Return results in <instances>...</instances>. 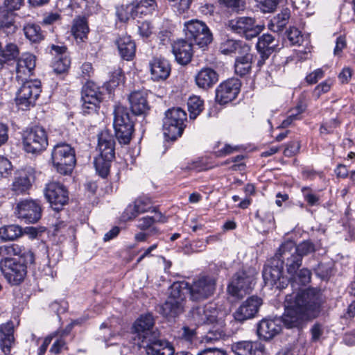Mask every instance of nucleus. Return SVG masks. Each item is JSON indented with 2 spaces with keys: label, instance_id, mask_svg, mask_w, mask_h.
I'll list each match as a JSON object with an SVG mask.
<instances>
[{
  "label": "nucleus",
  "instance_id": "35",
  "mask_svg": "<svg viewBox=\"0 0 355 355\" xmlns=\"http://www.w3.org/2000/svg\"><path fill=\"white\" fill-rule=\"evenodd\" d=\"M152 212L155 213L153 216H146L139 218L137 227L141 231L149 230L148 232L157 234L159 233V230L153 225L156 223H166V218L161 212L157 211L155 208H153Z\"/></svg>",
  "mask_w": 355,
  "mask_h": 355
},
{
  "label": "nucleus",
  "instance_id": "46",
  "mask_svg": "<svg viewBox=\"0 0 355 355\" xmlns=\"http://www.w3.org/2000/svg\"><path fill=\"white\" fill-rule=\"evenodd\" d=\"M187 105L190 118L194 119L202 111L204 102L199 96H193L189 98Z\"/></svg>",
  "mask_w": 355,
  "mask_h": 355
},
{
  "label": "nucleus",
  "instance_id": "18",
  "mask_svg": "<svg viewBox=\"0 0 355 355\" xmlns=\"http://www.w3.org/2000/svg\"><path fill=\"white\" fill-rule=\"evenodd\" d=\"M42 206L39 200L25 199L16 205L15 214L17 217L27 223H35L42 216Z\"/></svg>",
  "mask_w": 355,
  "mask_h": 355
},
{
  "label": "nucleus",
  "instance_id": "24",
  "mask_svg": "<svg viewBox=\"0 0 355 355\" xmlns=\"http://www.w3.org/2000/svg\"><path fill=\"white\" fill-rule=\"evenodd\" d=\"M151 79L155 82L166 80L170 76L171 68L169 62L162 57H154L149 62Z\"/></svg>",
  "mask_w": 355,
  "mask_h": 355
},
{
  "label": "nucleus",
  "instance_id": "58",
  "mask_svg": "<svg viewBox=\"0 0 355 355\" xmlns=\"http://www.w3.org/2000/svg\"><path fill=\"white\" fill-rule=\"evenodd\" d=\"M56 340L50 348V352L54 354H59L63 349H67V343L64 338L55 336Z\"/></svg>",
  "mask_w": 355,
  "mask_h": 355
},
{
  "label": "nucleus",
  "instance_id": "44",
  "mask_svg": "<svg viewBox=\"0 0 355 355\" xmlns=\"http://www.w3.org/2000/svg\"><path fill=\"white\" fill-rule=\"evenodd\" d=\"M19 55V50L17 44L14 43L7 44L3 49L1 48L0 62H9L17 60Z\"/></svg>",
  "mask_w": 355,
  "mask_h": 355
},
{
  "label": "nucleus",
  "instance_id": "54",
  "mask_svg": "<svg viewBox=\"0 0 355 355\" xmlns=\"http://www.w3.org/2000/svg\"><path fill=\"white\" fill-rule=\"evenodd\" d=\"M295 281H298L301 284L305 285L311 282V272L306 268L298 270L297 274L294 277H291Z\"/></svg>",
  "mask_w": 355,
  "mask_h": 355
},
{
  "label": "nucleus",
  "instance_id": "2",
  "mask_svg": "<svg viewBox=\"0 0 355 355\" xmlns=\"http://www.w3.org/2000/svg\"><path fill=\"white\" fill-rule=\"evenodd\" d=\"M169 290V295L162 306V314L166 317H175L184 311L185 294L189 295V283L184 281L174 282Z\"/></svg>",
  "mask_w": 355,
  "mask_h": 355
},
{
  "label": "nucleus",
  "instance_id": "27",
  "mask_svg": "<svg viewBox=\"0 0 355 355\" xmlns=\"http://www.w3.org/2000/svg\"><path fill=\"white\" fill-rule=\"evenodd\" d=\"M141 347L146 349L148 355H174L173 345L165 340L159 339V336L146 341Z\"/></svg>",
  "mask_w": 355,
  "mask_h": 355
},
{
  "label": "nucleus",
  "instance_id": "48",
  "mask_svg": "<svg viewBox=\"0 0 355 355\" xmlns=\"http://www.w3.org/2000/svg\"><path fill=\"white\" fill-rule=\"evenodd\" d=\"M213 324L212 328L208 331L207 336L209 339L218 340L225 336L223 321L218 320V318H216V321Z\"/></svg>",
  "mask_w": 355,
  "mask_h": 355
},
{
  "label": "nucleus",
  "instance_id": "47",
  "mask_svg": "<svg viewBox=\"0 0 355 355\" xmlns=\"http://www.w3.org/2000/svg\"><path fill=\"white\" fill-rule=\"evenodd\" d=\"M255 217L263 223L267 230L273 229L275 227V218L272 212L270 211H262L257 210L255 214Z\"/></svg>",
  "mask_w": 355,
  "mask_h": 355
},
{
  "label": "nucleus",
  "instance_id": "13",
  "mask_svg": "<svg viewBox=\"0 0 355 355\" xmlns=\"http://www.w3.org/2000/svg\"><path fill=\"white\" fill-rule=\"evenodd\" d=\"M228 28L234 33L251 40L257 37L263 31V26L257 25L254 18L237 17L228 21Z\"/></svg>",
  "mask_w": 355,
  "mask_h": 355
},
{
  "label": "nucleus",
  "instance_id": "15",
  "mask_svg": "<svg viewBox=\"0 0 355 355\" xmlns=\"http://www.w3.org/2000/svg\"><path fill=\"white\" fill-rule=\"evenodd\" d=\"M103 99L100 87L93 82H87L81 91L82 111L84 114H92L97 111Z\"/></svg>",
  "mask_w": 355,
  "mask_h": 355
},
{
  "label": "nucleus",
  "instance_id": "23",
  "mask_svg": "<svg viewBox=\"0 0 355 355\" xmlns=\"http://www.w3.org/2000/svg\"><path fill=\"white\" fill-rule=\"evenodd\" d=\"M278 46V41L272 35L263 34L258 39L256 47L259 54V59L257 61V66L261 67L266 60L275 51Z\"/></svg>",
  "mask_w": 355,
  "mask_h": 355
},
{
  "label": "nucleus",
  "instance_id": "42",
  "mask_svg": "<svg viewBox=\"0 0 355 355\" xmlns=\"http://www.w3.org/2000/svg\"><path fill=\"white\" fill-rule=\"evenodd\" d=\"M22 234V228L17 225H9L0 227V239L3 241H14Z\"/></svg>",
  "mask_w": 355,
  "mask_h": 355
},
{
  "label": "nucleus",
  "instance_id": "59",
  "mask_svg": "<svg viewBox=\"0 0 355 355\" xmlns=\"http://www.w3.org/2000/svg\"><path fill=\"white\" fill-rule=\"evenodd\" d=\"M171 6L176 8L180 13L187 10L191 4L192 0H168Z\"/></svg>",
  "mask_w": 355,
  "mask_h": 355
},
{
  "label": "nucleus",
  "instance_id": "22",
  "mask_svg": "<svg viewBox=\"0 0 355 355\" xmlns=\"http://www.w3.org/2000/svg\"><path fill=\"white\" fill-rule=\"evenodd\" d=\"M262 304V300L257 296H251L244 301L234 313L236 321L243 322L253 318Z\"/></svg>",
  "mask_w": 355,
  "mask_h": 355
},
{
  "label": "nucleus",
  "instance_id": "30",
  "mask_svg": "<svg viewBox=\"0 0 355 355\" xmlns=\"http://www.w3.org/2000/svg\"><path fill=\"white\" fill-rule=\"evenodd\" d=\"M33 180V168L21 169L16 173L12 184V189L17 194L24 193L31 188Z\"/></svg>",
  "mask_w": 355,
  "mask_h": 355
},
{
  "label": "nucleus",
  "instance_id": "25",
  "mask_svg": "<svg viewBox=\"0 0 355 355\" xmlns=\"http://www.w3.org/2000/svg\"><path fill=\"white\" fill-rule=\"evenodd\" d=\"M148 92L145 89H140L132 92L128 101L130 109L135 115H145L150 110V105L148 102Z\"/></svg>",
  "mask_w": 355,
  "mask_h": 355
},
{
  "label": "nucleus",
  "instance_id": "29",
  "mask_svg": "<svg viewBox=\"0 0 355 355\" xmlns=\"http://www.w3.org/2000/svg\"><path fill=\"white\" fill-rule=\"evenodd\" d=\"M152 201L148 196H139L133 205H130L124 210L122 218L124 220H131L137 216L139 214L150 211Z\"/></svg>",
  "mask_w": 355,
  "mask_h": 355
},
{
  "label": "nucleus",
  "instance_id": "55",
  "mask_svg": "<svg viewBox=\"0 0 355 355\" xmlns=\"http://www.w3.org/2000/svg\"><path fill=\"white\" fill-rule=\"evenodd\" d=\"M238 40L228 39L220 44V51L224 55L232 54L235 52Z\"/></svg>",
  "mask_w": 355,
  "mask_h": 355
},
{
  "label": "nucleus",
  "instance_id": "9",
  "mask_svg": "<svg viewBox=\"0 0 355 355\" xmlns=\"http://www.w3.org/2000/svg\"><path fill=\"white\" fill-rule=\"evenodd\" d=\"M24 148L32 154L40 153L48 146V135L46 130L40 125L27 128L22 135Z\"/></svg>",
  "mask_w": 355,
  "mask_h": 355
},
{
  "label": "nucleus",
  "instance_id": "41",
  "mask_svg": "<svg viewBox=\"0 0 355 355\" xmlns=\"http://www.w3.org/2000/svg\"><path fill=\"white\" fill-rule=\"evenodd\" d=\"M252 60L253 55L237 56L234 63L235 73L240 76H244L248 74L252 69Z\"/></svg>",
  "mask_w": 355,
  "mask_h": 355
},
{
  "label": "nucleus",
  "instance_id": "4",
  "mask_svg": "<svg viewBox=\"0 0 355 355\" xmlns=\"http://www.w3.org/2000/svg\"><path fill=\"white\" fill-rule=\"evenodd\" d=\"M51 160L58 173L63 175H71L76 163L75 150L65 142L58 143L52 150Z\"/></svg>",
  "mask_w": 355,
  "mask_h": 355
},
{
  "label": "nucleus",
  "instance_id": "40",
  "mask_svg": "<svg viewBox=\"0 0 355 355\" xmlns=\"http://www.w3.org/2000/svg\"><path fill=\"white\" fill-rule=\"evenodd\" d=\"M291 12L288 8L283 9L281 12L275 16L270 21L268 28L273 32H279L288 23Z\"/></svg>",
  "mask_w": 355,
  "mask_h": 355
},
{
  "label": "nucleus",
  "instance_id": "60",
  "mask_svg": "<svg viewBox=\"0 0 355 355\" xmlns=\"http://www.w3.org/2000/svg\"><path fill=\"white\" fill-rule=\"evenodd\" d=\"M12 170L11 162L7 158L0 156V178L6 177L11 173Z\"/></svg>",
  "mask_w": 355,
  "mask_h": 355
},
{
  "label": "nucleus",
  "instance_id": "8",
  "mask_svg": "<svg viewBox=\"0 0 355 355\" xmlns=\"http://www.w3.org/2000/svg\"><path fill=\"white\" fill-rule=\"evenodd\" d=\"M217 279L213 275H201L189 283V299L198 302L213 296L216 290Z\"/></svg>",
  "mask_w": 355,
  "mask_h": 355
},
{
  "label": "nucleus",
  "instance_id": "17",
  "mask_svg": "<svg viewBox=\"0 0 355 355\" xmlns=\"http://www.w3.org/2000/svg\"><path fill=\"white\" fill-rule=\"evenodd\" d=\"M254 280L252 275L245 270H239L233 276L227 291L232 297L242 298L252 289Z\"/></svg>",
  "mask_w": 355,
  "mask_h": 355
},
{
  "label": "nucleus",
  "instance_id": "11",
  "mask_svg": "<svg viewBox=\"0 0 355 355\" xmlns=\"http://www.w3.org/2000/svg\"><path fill=\"white\" fill-rule=\"evenodd\" d=\"M0 269L11 285L20 284L25 279L27 266L21 259L4 257L0 261Z\"/></svg>",
  "mask_w": 355,
  "mask_h": 355
},
{
  "label": "nucleus",
  "instance_id": "19",
  "mask_svg": "<svg viewBox=\"0 0 355 355\" xmlns=\"http://www.w3.org/2000/svg\"><path fill=\"white\" fill-rule=\"evenodd\" d=\"M275 258L279 259L280 265L291 277H294L302 264V259L295 253L286 242L283 243L275 254Z\"/></svg>",
  "mask_w": 355,
  "mask_h": 355
},
{
  "label": "nucleus",
  "instance_id": "33",
  "mask_svg": "<svg viewBox=\"0 0 355 355\" xmlns=\"http://www.w3.org/2000/svg\"><path fill=\"white\" fill-rule=\"evenodd\" d=\"M36 58L34 55L26 53L17 59L16 65L17 78L23 80L26 76L29 77L33 74L35 67Z\"/></svg>",
  "mask_w": 355,
  "mask_h": 355
},
{
  "label": "nucleus",
  "instance_id": "49",
  "mask_svg": "<svg viewBox=\"0 0 355 355\" xmlns=\"http://www.w3.org/2000/svg\"><path fill=\"white\" fill-rule=\"evenodd\" d=\"M71 64V60L68 56L60 57L53 62V71L58 74L65 73L68 71Z\"/></svg>",
  "mask_w": 355,
  "mask_h": 355
},
{
  "label": "nucleus",
  "instance_id": "6",
  "mask_svg": "<svg viewBox=\"0 0 355 355\" xmlns=\"http://www.w3.org/2000/svg\"><path fill=\"white\" fill-rule=\"evenodd\" d=\"M158 8L156 0H134L130 4L121 6L116 9V16L122 22L131 17L142 18L152 15Z\"/></svg>",
  "mask_w": 355,
  "mask_h": 355
},
{
  "label": "nucleus",
  "instance_id": "5",
  "mask_svg": "<svg viewBox=\"0 0 355 355\" xmlns=\"http://www.w3.org/2000/svg\"><path fill=\"white\" fill-rule=\"evenodd\" d=\"M187 121L186 112L180 107H172L167 110L163 119V132L166 138L176 140L181 137Z\"/></svg>",
  "mask_w": 355,
  "mask_h": 355
},
{
  "label": "nucleus",
  "instance_id": "20",
  "mask_svg": "<svg viewBox=\"0 0 355 355\" xmlns=\"http://www.w3.org/2000/svg\"><path fill=\"white\" fill-rule=\"evenodd\" d=\"M241 87V82L236 78H229L216 89V102L220 105L227 104L238 96Z\"/></svg>",
  "mask_w": 355,
  "mask_h": 355
},
{
  "label": "nucleus",
  "instance_id": "10",
  "mask_svg": "<svg viewBox=\"0 0 355 355\" xmlns=\"http://www.w3.org/2000/svg\"><path fill=\"white\" fill-rule=\"evenodd\" d=\"M184 31L187 39L200 48H205L212 42V33L202 21L191 19L185 22Z\"/></svg>",
  "mask_w": 355,
  "mask_h": 355
},
{
  "label": "nucleus",
  "instance_id": "57",
  "mask_svg": "<svg viewBox=\"0 0 355 355\" xmlns=\"http://www.w3.org/2000/svg\"><path fill=\"white\" fill-rule=\"evenodd\" d=\"M24 3L25 0H4L1 8L14 13L15 11L19 10L24 6Z\"/></svg>",
  "mask_w": 355,
  "mask_h": 355
},
{
  "label": "nucleus",
  "instance_id": "51",
  "mask_svg": "<svg viewBox=\"0 0 355 355\" xmlns=\"http://www.w3.org/2000/svg\"><path fill=\"white\" fill-rule=\"evenodd\" d=\"M286 35L291 46L300 45L303 41V36L300 31L296 28H290L286 31Z\"/></svg>",
  "mask_w": 355,
  "mask_h": 355
},
{
  "label": "nucleus",
  "instance_id": "3",
  "mask_svg": "<svg viewBox=\"0 0 355 355\" xmlns=\"http://www.w3.org/2000/svg\"><path fill=\"white\" fill-rule=\"evenodd\" d=\"M113 126L119 143L121 145L129 144L134 132V121L128 107L121 105L115 106Z\"/></svg>",
  "mask_w": 355,
  "mask_h": 355
},
{
  "label": "nucleus",
  "instance_id": "21",
  "mask_svg": "<svg viewBox=\"0 0 355 355\" xmlns=\"http://www.w3.org/2000/svg\"><path fill=\"white\" fill-rule=\"evenodd\" d=\"M191 321L196 325L214 324L218 318L216 305L212 302L197 306L189 312Z\"/></svg>",
  "mask_w": 355,
  "mask_h": 355
},
{
  "label": "nucleus",
  "instance_id": "26",
  "mask_svg": "<svg viewBox=\"0 0 355 355\" xmlns=\"http://www.w3.org/2000/svg\"><path fill=\"white\" fill-rule=\"evenodd\" d=\"M193 43L184 39H180L172 44V52L175 60L182 65L191 62L193 56Z\"/></svg>",
  "mask_w": 355,
  "mask_h": 355
},
{
  "label": "nucleus",
  "instance_id": "62",
  "mask_svg": "<svg viewBox=\"0 0 355 355\" xmlns=\"http://www.w3.org/2000/svg\"><path fill=\"white\" fill-rule=\"evenodd\" d=\"M300 148V144L298 141H293L286 145L284 150V155L286 157H291L298 153Z\"/></svg>",
  "mask_w": 355,
  "mask_h": 355
},
{
  "label": "nucleus",
  "instance_id": "7",
  "mask_svg": "<svg viewBox=\"0 0 355 355\" xmlns=\"http://www.w3.org/2000/svg\"><path fill=\"white\" fill-rule=\"evenodd\" d=\"M132 334L135 343L140 347L146 341L159 336V331L155 327L153 315L150 313L141 315L133 323Z\"/></svg>",
  "mask_w": 355,
  "mask_h": 355
},
{
  "label": "nucleus",
  "instance_id": "28",
  "mask_svg": "<svg viewBox=\"0 0 355 355\" xmlns=\"http://www.w3.org/2000/svg\"><path fill=\"white\" fill-rule=\"evenodd\" d=\"M14 322L8 320L0 324V349L5 355H9L15 345Z\"/></svg>",
  "mask_w": 355,
  "mask_h": 355
},
{
  "label": "nucleus",
  "instance_id": "64",
  "mask_svg": "<svg viewBox=\"0 0 355 355\" xmlns=\"http://www.w3.org/2000/svg\"><path fill=\"white\" fill-rule=\"evenodd\" d=\"M153 28L150 21H144L138 26L139 33L144 37H148L152 34Z\"/></svg>",
  "mask_w": 355,
  "mask_h": 355
},
{
  "label": "nucleus",
  "instance_id": "12",
  "mask_svg": "<svg viewBox=\"0 0 355 355\" xmlns=\"http://www.w3.org/2000/svg\"><path fill=\"white\" fill-rule=\"evenodd\" d=\"M262 275L266 285L279 290L285 288L290 283V278L284 274V269L280 265L279 259L275 256L264 266Z\"/></svg>",
  "mask_w": 355,
  "mask_h": 355
},
{
  "label": "nucleus",
  "instance_id": "39",
  "mask_svg": "<svg viewBox=\"0 0 355 355\" xmlns=\"http://www.w3.org/2000/svg\"><path fill=\"white\" fill-rule=\"evenodd\" d=\"M285 242L289 245L291 250L300 256L302 259L304 257L314 253L318 250L316 245L310 239L304 240L297 245L291 240H288Z\"/></svg>",
  "mask_w": 355,
  "mask_h": 355
},
{
  "label": "nucleus",
  "instance_id": "45",
  "mask_svg": "<svg viewBox=\"0 0 355 355\" xmlns=\"http://www.w3.org/2000/svg\"><path fill=\"white\" fill-rule=\"evenodd\" d=\"M114 159H107L105 156L98 155L95 158L94 164L96 172L102 178H106L110 172L111 162Z\"/></svg>",
  "mask_w": 355,
  "mask_h": 355
},
{
  "label": "nucleus",
  "instance_id": "34",
  "mask_svg": "<svg viewBox=\"0 0 355 355\" xmlns=\"http://www.w3.org/2000/svg\"><path fill=\"white\" fill-rule=\"evenodd\" d=\"M115 141L112 135L107 130L102 131L98 135V148L99 155L105 156L107 159L115 157Z\"/></svg>",
  "mask_w": 355,
  "mask_h": 355
},
{
  "label": "nucleus",
  "instance_id": "36",
  "mask_svg": "<svg viewBox=\"0 0 355 355\" xmlns=\"http://www.w3.org/2000/svg\"><path fill=\"white\" fill-rule=\"evenodd\" d=\"M121 57L125 60H132L135 55L136 44L127 35L120 36L116 42Z\"/></svg>",
  "mask_w": 355,
  "mask_h": 355
},
{
  "label": "nucleus",
  "instance_id": "43",
  "mask_svg": "<svg viewBox=\"0 0 355 355\" xmlns=\"http://www.w3.org/2000/svg\"><path fill=\"white\" fill-rule=\"evenodd\" d=\"M24 32L26 37L33 43H38L44 38L41 27L35 24H28L24 26Z\"/></svg>",
  "mask_w": 355,
  "mask_h": 355
},
{
  "label": "nucleus",
  "instance_id": "37",
  "mask_svg": "<svg viewBox=\"0 0 355 355\" xmlns=\"http://www.w3.org/2000/svg\"><path fill=\"white\" fill-rule=\"evenodd\" d=\"M89 26L85 17H78L73 19L71 33L77 42H83L87 37Z\"/></svg>",
  "mask_w": 355,
  "mask_h": 355
},
{
  "label": "nucleus",
  "instance_id": "16",
  "mask_svg": "<svg viewBox=\"0 0 355 355\" xmlns=\"http://www.w3.org/2000/svg\"><path fill=\"white\" fill-rule=\"evenodd\" d=\"M44 193L51 207L59 211L69 202V191L67 187L58 182H50L46 184Z\"/></svg>",
  "mask_w": 355,
  "mask_h": 355
},
{
  "label": "nucleus",
  "instance_id": "52",
  "mask_svg": "<svg viewBox=\"0 0 355 355\" xmlns=\"http://www.w3.org/2000/svg\"><path fill=\"white\" fill-rule=\"evenodd\" d=\"M220 4L225 6V7L230 8L232 11L239 12L241 10H243L245 7V3L244 0H218Z\"/></svg>",
  "mask_w": 355,
  "mask_h": 355
},
{
  "label": "nucleus",
  "instance_id": "14",
  "mask_svg": "<svg viewBox=\"0 0 355 355\" xmlns=\"http://www.w3.org/2000/svg\"><path fill=\"white\" fill-rule=\"evenodd\" d=\"M42 92L41 82L38 80H29L23 83L19 88L15 101L21 109L26 110L34 106Z\"/></svg>",
  "mask_w": 355,
  "mask_h": 355
},
{
  "label": "nucleus",
  "instance_id": "50",
  "mask_svg": "<svg viewBox=\"0 0 355 355\" xmlns=\"http://www.w3.org/2000/svg\"><path fill=\"white\" fill-rule=\"evenodd\" d=\"M279 1V0H255L257 7L264 13L274 12L277 8Z\"/></svg>",
  "mask_w": 355,
  "mask_h": 355
},
{
  "label": "nucleus",
  "instance_id": "1",
  "mask_svg": "<svg viewBox=\"0 0 355 355\" xmlns=\"http://www.w3.org/2000/svg\"><path fill=\"white\" fill-rule=\"evenodd\" d=\"M325 297L322 291L308 288L299 291L295 297L286 295L287 306L282 317L264 318L257 327V334L265 340H269L280 333L282 324L286 328H299L306 320L319 316Z\"/></svg>",
  "mask_w": 355,
  "mask_h": 355
},
{
  "label": "nucleus",
  "instance_id": "32",
  "mask_svg": "<svg viewBox=\"0 0 355 355\" xmlns=\"http://www.w3.org/2000/svg\"><path fill=\"white\" fill-rule=\"evenodd\" d=\"M219 80V74L211 67H203L195 76L198 87L207 90L215 85Z\"/></svg>",
  "mask_w": 355,
  "mask_h": 355
},
{
  "label": "nucleus",
  "instance_id": "38",
  "mask_svg": "<svg viewBox=\"0 0 355 355\" xmlns=\"http://www.w3.org/2000/svg\"><path fill=\"white\" fill-rule=\"evenodd\" d=\"M15 13L0 7V31L7 35L15 33L17 29L15 21Z\"/></svg>",
  "mask_w": 355,
  "mask_h": 355
},
{
  "label": "nucleus",
  "instance_id": "31",
  "mask_svg": "<svg viewBox=\"0 0 355 355\" xmlns=\"http://www.w3.org/2000/svg\"><path fill=\"white\" fill-rule=\"evenodd\" d=\"M236 355H264V345L259 341H239L232 345Z\"/></svg>",
  "mask_w": 355,
  "mask_h": 355
},
{
  "label": "nucleus",
  "instance_id": "63",
  "mask_svg": "<svg viewBox=\"0 0 355 355\" xmlns=\"http://www.w3.org/2000/svg\"><path fill=\"white\" fill-rule=\"evenodd\" d=\"M67 48L66 46H58L52 44L49 46V52L52 55L55 57V59L64 57L67 55Z\"/></svg>",
  "mask_w": 355,
  "mask_h": 355
},
{
  "label": "nucleus",
  "instance_id": "53",
  "mask_svg": "<svg viewBox=\"0 0 355 355\" xmlns=\"http://www.w3.org/2000/svg\"><path fill=\"white\" fill-rule=\"evenodd\" d=\"M303 197L309 205L315 206L319 204V197L315 195L312 190L307 187H304L301 189Z\"/></svg>",
  "mask_w": 355,
  "mask_h": 355
},
{
  "label": "nucleus",
  "instance_id": "61",
  "mask_svg": "<svg viewBox=\"0 0 355 355\" xmlns=\"http://www.w3.org/2000/svg\"><path fill=\"white\" fill-rule=\"evenodd\" d=\"M234 54H238V56H247V55H252L250 53L251 47L246 42L238 40V44L236 46Z\"/></svg>",
  "mask_w": 355,
  "mask_h": 355
},
{
  "label": "nucleus",
  "instance_id": "56",
  "mask_svg": "<svg viewBox=\"0 0 355 355\" xmlns=\"http://www.w3.org/2000/svg\"><path fill=\"white\" fill-rule=\"evenodd\" d=\"M21 254V248L18 245H3L0 247V255L9 257L12 255Z\"/></svg>",
  "mask_w": 355,
  "mask_h": 355
}]
</instances>
